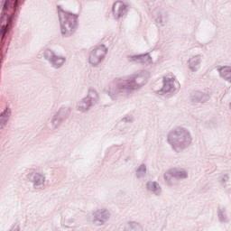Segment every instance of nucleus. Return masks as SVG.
<instances>
[{
  "label": "nucleus",
  "mask_w": 231,
  "mask_h": 231,
  "mask_svg": "<svg viewBox=\"0 0 231 231\" xmlns=\"http://www.w3.org/2000/svg\"><path fill=\"white\" fill-rule=\"evenodd\" d=\"M226 77L231 80V70H226Z\"/></svg>",
  "instance_id": "nucleus-2"
},
{
  "label": "nucleus",
  "mask_w": 231,
  "mask_h": 231,
  "mask_svg": "<svg viewBox=\"0 0 231 231\" xmlns=\"http://www.w3.org/2000/svg\"><path fill=\"white\" fill-rule=\"evenodd\" d=\"M17 1L18 0H6L4 5V14L0 18V33L2 34V39L5 38L6 28H8V24H10L12 21L10 15H12V12H14V6H17Z\"/></svg>",
  "instance_id": "nucleus-1"
},
{
  "label": "nucleus",
  "mask_w": 231,
  "mask_h": 231,
  "mask_svg": "<svg viewBox=\"0 0 231 231\" xmlns=\"http://www.w3.org/2000/svg\"><path fill=\"white\" fill-rule=\"evenodd\" d=\"M118 5H120V3H117L114 5V8H116V6H118Z\"/></svg>",
  "instance_id": "nucleus-3"
}]
</instances>
